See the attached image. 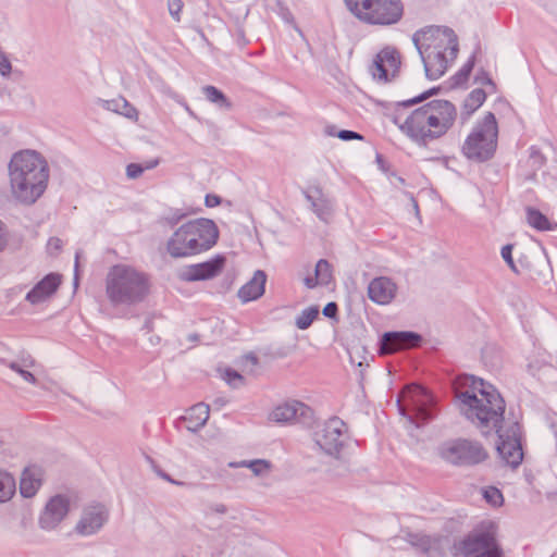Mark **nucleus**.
I'll return each mask as SVG.
<instances>
[{"instance_id":"1","label":"nucleus","mask_w":557,"mask_h":557,"mask_svg":"<svg viewBox=\"0 0 557 557\" xmlns=\"http://www.w3.org/2000/svg\"><path fill=\"white\" fill-rule=\"evenodd\" d=\"M455 398L461 414L484 436L507 423L506 404L498 391L490 383L473 375L457 377Z\"/></svg>"},{"instance_id":"2","label":"nucleus","mask_w":557,"mask_h":557,"mask_svg":"<svg viewBox=\"0 0 557 557\" xmlns=\"http://www.w3.org/2000/svg\"><path fill=\"white\" fill-rule=\"evenodd\" d=\"M11 196L18 203L34 205L46 191L50 168L46 158L36 150L15 152L8 165Z\"/></svg>"},{"instance_id":"3","label":"nucleus","mask_w":557,"mask_h":557,"mask_svg":"<svg viewBox=\"0 0 557 557\" xmlns=\"http://www.w3.org/2000/svg\"><path fill=\"white\" fill-rule=\"evenodd\" d=\"M456 107L448 100H432L413 110L404 121L394 116L400 131L418 144L443 137L454 125Z\"/></svg>"},{"instance_id":"4","label":"nucleus","mask_w":557,"mask_h":557,"mask_svg":"<svg viewBox=\"0 0 557 557\" xmlns=\"http://www.w3.org/2000/svg\"><path fill=\"white\" fill-rule=\"evenodd\" d=\"M219 238L216 224L195 219L182 224L168 239L166 251L173 258H187L212 248Z\"/></svg>"},{"instance_id":"5","label":"nucleus","mask_w":557,"mask_h":557,"mask_svg":"<svg viewBox=\"0 0 557 557\" xmlns=\"http://www.w3.org/2000/svg\"><path fill=\"white\" fill-rule=\"evenodd\" d=\"M149 293L147 274L133 267L119 264L110 269L106 278V294L114 306L141 302Z\"/></svg>"},{"instance_id":"6","label":"nucleus","mask_w":557,"mask_h":557,"mask_svg":"<svg viewBox=\"0 0 557 557\" xmlns=\"http://www.w3.org/2000/svg\"><path fill=\"white\" fill-rule=\"evenodd\" d=\"M344 2L357 20L368 25H394L404 15L401 0H344Z\"/></svg>"},{"instance_id":"7","label":"nucleus","mask_w":557,"mask_h":557,"mask_svg":"<svg viewBox=\"0 0 557 557\" xmlns=\"http://www.w3.org/2000/svg\"><path fill=\"white\" fill-rule=\"evenodd\" d=\"M497 135L495 115L488 112L466 138L462 146L463 154L470 160H488L496 150Z\"/></svg>"},{"instance_id":"8","label":"nucleus","mask_w":557,"mask_h":557,"mask_svg":"<svg viewBox=\"0 0 557 557\" xmlns=\"http://www.w3.org/2000/svg\"><path fill=\"white\" fill-rule=\"evenodd\" d=\"M400 414L416 426H421L435 416L434 398L417 384L406 386L397 398Z\"/></svg>"},{"instance_id":"9","label":"nucleus","mask_w":557,"mask_h":557,"mask_svg":"<svg viewBox=\"0 0 557 557\" xmlns=\"http://www.w3.org/2000/svg\"><path fill=\"white\" fill-rule=\"evenodd\" d=\"M436 454L445 462L458 467L475 466L488 456L481 443L466 438L442 443L436 448Z\"/></svg>"},{"instance_id":"10","label":"nucleus","mask_w":557,"mask_h":557,"mask_svg":"<svg viewBox=\"0 0 557 557\" xmlns=\"http://www.w3.org/2000/svg\"><path fill=\"white\" fill-rule=\"evenodd\" d=\"M417 50L438 51L450 55L458 53V38L453 29L442 26H428L412 36Z\"/></svg>"},{"instance_id":"11","label":"nucleus","mask_w":557,"mask_h":557,"mask_svg":"<svg viewBox=\"0 0 557 557\" xmlns=\"http://www.w3.org/2000/svg\"><path fill=\"white\" fill-rule=\"evenodd\" d=\"M493 433L498 436L497 451L502 459L508 466L517 468L523 459L519 423L508 421Z\"/></svg>"},{"instance_id":"12","label":"nucleus","mask_w":557,"mask_h":557,"mask_svg":"<svg viewBox=\"0 0 557 557\" xmlns=\"http://www.w3.org/2000/svg\"><path fill=\"white\" fill-rule=\"evenodd\" d=\"M347 437V426L338 417L319 425L313 434L315 444L327 455L337 457Z\"/></svg>"},{"instance_id":"13","label":"nucleus","mask_w":557,"mask_h":557,"mask_svg":"<svg viewBox=\"0 0 557 557\" xmlns=\"http://www.w3.org/2000/svg\"><path fill=\"white\" fill-rule=\"evenodd\" d=\"M110 518L109 508L101 503H92L82 509L81 517L74 531L81 536H91L99 533Z\"/></svg>"},{"instance_id":"14","label":"nucleus","mask_w":557,"mask_h":557,"mask_svg":"<svg viewBox=\"0 0 557 557\" xmlns=\"http://www.w3.org/2000/svg\"><path fill=\"white\" fill-rule=\"evenodd\" d=\"M466 557H502L492 531H474L461 543Z\"/></svg>"},{"instance_id":"15","label":"nucleus","mask_w":557,"mask_h":557,"mask_svg":"<svg viewBox=\"0 0 557 557\" xmlns=\"http://www.w3.org/2000/svg\"><path fill=\"white\" fill-rule=\"evenodd\" d=\"M225 261L226 259L224 256L218 255L206 262L183 268L178 273V277L185 282H196L213 278L222 272L225 265Z\"/></svg>"},{"instance_id":"16","label":"nucleus","mask_w":557,"mask_h":557,"mask_svg":"<svg viewBox=\"0 0 557 557\" xmlns=\"http://www.w3.org/2000/svg\"><path fill=\"white\" fill-rule=\"evenodd\" d=\"M399 65V52L395 48L386 47L376 54L371 72L374 78L387 82L396 75Z\"/></svg>"},{"instance_id":"17","label":"nucleus","mask_w":557,"mask_h":557,"mask_svg":"<svg viewBox=\"0 0 557 557\" xmlns=\"http://www.w3.org/2000/svg\"><path fill=\"white\" fill-rule=\"evenodd\" d=\"M69 510L70 502L66 497L57 495L50 498L39 517V527L46 531L54 530L67 516Z\"/></svg>"},{"instance_id":"18","label":"nucleus","mask_w":557,"mask_h":557,"mask_svg":"<svg viewBox=\"0 0 557 557\" xmlns=\"http://www.w3.org/2000/svg\"><path fill=\"white\" fill-rule=\"evenodd\" d=\"M421 336L414 332H386L380 341L379 352L389 355L419 346Z\"/></svg>"},{"instance_id":"19","label":"nucleus","mask_w":557,"mask_h":557,"mask_svg":"<svg viewBox=\"0 0 557 557\" xmlns=\"http://www.w3.org/2000/svg\"><path fill=\"white\" fill-rule=\"evenodd\" d=\"M310 417L311 409L298 400H290L276 406L269 416L271 421L278 423L301 421Z\"/></svg>"},{"instance_id":"20","label":"nucleus","mask_w":557,"mask_h":557,"mask_svg":"<svg viewBox=\"0 0 557 557\" xmlns=\"http://www.w3.org/2000/svg\"><path fill=\"white\" fill-rule=\"evenodd\" d=\"M424 65L425 75L430 79H438L447 71L448 66L457 58L438 51L418 50Z\"/></svg>"},{"instance_id":"21","label":"nucleus","mask_w":557,"mask_h":557,"mask_svg":"<svg viewBox=\"0 0 557 557\" xmlns=\"http://www.w3.org/2000/svg\"><path fill=\"white\" fill-rule=\"evenodd\" d=\"M397 284L387 276L373 278L368 285V297L377 305H389L397 295Z\"/></svg>"},{"instance_id":"22","label":"nucleus","mask_w":557,"mask_h":557,"mask_svg":"<svg viewBox=\"0 0 557 557\" xmlns=\"http://www.w3.org/2000/svg\"><path fill=\"white\" fill-rule=\"evenodd\" d=\"M62 277L57 273H50L39 281L25 296L32 305H38L49 299L61 285Z\"/></svg>"},{"instance_id":"23","label":"nucleus","mask_w":557,"mask_h":557,"mask_svg":"<svg viewBox=\"0 0 557 557\" xmlns=\"http://www.w3.org/2000/svg\"><path fill=\"white\" fill-rule=\"evenodd\" d=\"M404 540L412 547L424 553L428 557H444L443 543L422 533L406 531Z\"/></svg>"},{"instance_id":"24","label":"nucleus","mask_w":557,"mask_h":557,"mask_svg":"<svg viewBox=\"0 0 557 557\" xmlns=\"http://www.w3.org/2000/svg\"><path fill=\"white\" fill-rule=\"evenodd\" d=\"M267 274L262 270H257L252 277L240 287L238 297L243 302H249L260 298L264 294Z\"/></svg>"},{"instance_id":"25","label":"nucleus","mask_w":557,"mask_h":557,"mask_svg":"<svg viewBox=\"0 0 557 557\" xmlns=\"http://www.w3.org/2000/svg\"><path fill=\"white\" fill-rule=\"evenodd\" d=\"M42 469L37 466H30L25 468L22 473L21 482H20V492L24 497H33L42 482Z\"/></svg>"},{"instance_id":"26","label":"nucleus","mask_w":557,"mask_h":557,"mask_svg":"<svg viewBox=\"0 0 557 557\" xmlns=\"http://www.w3.org/2000/svg\"><path fill=\"white\" fill-rule=\"evenodd\" d=\"M209 413V406L203 403H199L190 407L182 417V420L188 431L197 432L207 423Z\"/></svg>"},{"instance_id":"27","label":"nucleus","mask_w":557,"mask_h":557,"mask_svg":"<svg viewBox=\"0 0 557 557\" xmlns=\"http://www.w3.org/2000/svg\"><path fill=\"white\" fill-rule=\"evenodd\" d=\"M332 267L325 259H320L314 269V275L304 277V284L307 288H314L318 285H329L332 281Z\"/></svg>"},{"instance_id":"28","label":"nucleus","mask_w":557,"mask_h":557,"mask_svg":"<svg viewBox=\"0 0 557 557\" xmlns=\"http://www.w3.org/2000/svg\"><path fill=\"white\" fill-rule=\"evenodd\" d=\"M486 94L483 89H473L465 99L461 111L460 120L461 123H466L471 115L484 103Z\"/></svg>"},{"instance_id":"29","label":"nucleus","mask_w":557,"mask_h":557,"mask_svg":"<svg viewBox=\"0 0 557 557\" xmlns=\"http://www.w3.org/2000/svg\"><path fill=\"white\" fill-rule=\"evenodd\" d=\"M102 107L108 111L121 114L129 120H138L137 109L133 104H131L124 97L104 100Z\"/></svg>"},{"instance_id":"30","label":"nucleus","mask_w":557,"mask_h":557,"mask_svg":"<svg viewBox=\"0 0 557 557\" xmlns=\"http://www.w3.org/2000/svg\"><path fill=\"white\" fill-rule=\"evenodd\" d=\"M36 366L35 360L32 357L24 358L22 362L12 361L8 363V367L16 372L25 382L36 384L37 379L29 369Z\"/></svg>"},{"instance_id":"31","label":"nucleus","mask_w":557,"mask_h":557,"mask_svg":"<svg viewBox=\"0 0 557 557\" xmlns=\"http://www.w3.org/2000/svg\"><path fill=\"white\" fill-rule=\"evenodd\" d=\"M527 219L528 223L537 231L557 230V223L550 222L546 215H544L541 211L536 209L528 208Z\"/></svg>"},{"instance_id":"32","label":"nucleus","mask_w":557,"mask_h":557,"mask_svg":"<svg viewBox=\"0 0 557 557\" xmlns=\"http://www.w3.org/2000/svg\"><path fill=\"white\" fill-rule=\"evenodd\" d=\"M228 466L231 468H249L252 473L257 476L265 475L271 470V463L268 460L264 459H255V460H243L239 462H230Z\"/></svg>"},{"instance_id":"33","label":"nucleus","mask_w":557,"mask_h":557,"mask_svg":"<svg viewBox=\"0 0 557 557\" xmlns=\"http://www.w3.org/2000/svg\"><path fill=\"white\" fill-rule=\"evenodd\" d=\"M202 92L207 100L215 104L220 109L230 110L232 108L231 101L227 97L216 87L207 85L202 87Z\"/></svg>"},{"instance_id":"34","label":"nucleus","mask_w":557,"mask_h":557,"mask_svg":"<svg viewBox=\"0 0 557 557\" xmlns=\"http://www.w3.org/2000/svg\"><path fill=\"white\" fill-rule=\"evenodd\" d=\"M306 198L311 203V208L319 219L326 222L331 218L333 208L332 203L327 199L323 197L314 199L308 194L306 195Z\"/></svg>"},{"instance_id":"35","label":"nucleus","mask_w":557,"mask_h":557,"mask_svg":"<svg viewBox=\"0 0 557 557\" xmlns=\"http://www.w3.org/2000/svg\"><path fill=\"white\" fill-rule=\"evenodd\" d=\"M16 491L15 480L9 473L0 470V503L10 500Z\"/></svg>"},{"instance_id":"36","label":"nucleus","mask_w":557,"mask_h":557,"mask_svg":"<svg viewBox=\"0 0 557 557\" xmlns=\"http://www.w3.org/2000/svg\"><path fill=\"white\" fill-rule=\"evenodd\" d=\"M319 315V308L311 306L304 309L296 318L295 324L299 330H307Z\"/></svg>"},{"instance_id":"37","label":"nucleus","mask_w":557,"mask_h":557,"mask_svg":"<svg viewBox=\"0 0 557 557\" xmlns=\"http://www.w3.org/2000/svg\"><path fill=\"white\" fill-rule=\"evenodd\" d=\"M546 163V157L543 152L537 148L532 146L529 149V159L528 164L533 171H537L542 169Z\"/></svg>"},{"instance_id":"38","label":"nucleus","mask_w":557,"mask_h":557,"mask_svg":"<svg viewBox=\"0 0 557 557\" xmlns=\"http://www.w3.org/2000/svg\"><path fill=\"white\" fill-rule=\"evenodd\" d=\"M349 359L352 364H357L358 367L369 366L368 358L364 356L366 348L362 346H354L348 349Z\"/></svg>"},{"instance_id":"39","label":"nucleus","mask_w":557,"mask_h":557,"mask_svg":"<svg viewBox=\"0 0 557 557\" xmlns=\"http://www.w3.org/2000/svg\"><path fill=\"white\" fill-rule=\"evenodd\" d=\"M483 497L492 506H500L504 500L502 492L494 486L484 488Z\"/></svg>"},{"instance_id":"40","label":"nucleus","mask_w":557,"mask_h":557,"mask_svg":"<svg viewBox=\"0 0 557 557\" xmlns=\"http://www.w3.org/2000/svg\"><path fill=\"white\" fill-rule=\"evenodd\" d=\"M223 379L235 388L243 386L245 383L244 376L233 369H226Z\"/></svg>"},{"instance_id":"41","label":"nucleus","mask_w":557,"mask_h":557,"mask_svg":"<svg viewBox=\"0 0 557 557\" xmlns=\"http://www.w3.org/2000/svg\"><path fill=\"white\" fill-rule=\"evenodd\" d=\"M184 7L183 0H168V9L171 16L176 21H181L180 13Z\"/></svg>"},{"instance_id":"42","label":"nucleus","mask_w":557,"mask_h":557,"mask_svg":"<svg viewBox=\"0 0 557 557\" xmlns=\"http://www.w3.org/2000/svg\"><path fill=\"white\" fill-rule=\"evenodd\" d=\"M512 245H505L503 248H502V257L503 259L506 261V263L508 264V267L515 272V273H519L515 262H513V259H512Z\"/></svg>"},{"instance_id":"43","label":"nucleus","mask_w":557,"mask_h":557,"mask_svg":"<svg viewBox=\"0 0 557 557\" xmlns=\"http://www.w3.org/2000/svg\"><path fill=\"white\" fill-rule=\"evenodd\" d=\"M473 60H469L460 70L459 72L456 74V83L457 84H460L465 81L468 79L471 71H472V67H473Z\"/></svg>"},{"instance_id":"44","label":"nucleus","mask_w":557,"mask_h":557,"mask_svg":"<svg viewBox=\"0 0 557 557\" xmlns=\"http://www.w3.org/2000/svg\"><path fill=\"white\" fill-rule=\"evenodd\" d=\"M145 171V168L138 163H131L126 166V175L131 180L138 178Z\"/></svg>"},{"instance_id":"45","label":"nucleus","mask_w":557,"mask_h":557,"mask_svg":"<svg viewBox=\"0 0 557 557\" xmlns=\"http://www.w3.org/2000/svg\"><path fill=\"white\" fill-rule=\"evenodd\" d=\"M9 245V232L5 224L0 221V252L4 251Z\"/></svg>"},{"instance_id":"46","label":"nucleus","mask_w":557,"mask_h":557,"mask_svg":"<svg viewBox=\"0 0 557 557\" xmlns=\"http://www.w3.org/2000/svg\"><path fill=\"white\" fill-rule=\"evenodd\" d=\"M12 65L4 52H0V74L8 76L11 73Z\"/></svg>"},{"instance_id":"47","label":"nucleus","mask_w":557,"mask_h":557,"mask_svg":"<svg viewBox=\"0 0 557 557\" xmlns=\"http://www.w3.org/2000/svg\"><path fill=\"white\" fill-rule=\"evenodd\" d=\"M62 248V240L58 237H51L49 240H48V244H47V249L50 253H54V252H58L60 251Z\"/></svg>"},{"instance_id":"48","label":"nucleus","mask_w":557,"mask_h":557,"mask_svg":"<svg viewBox=\"0 0 557 557\" xmlns=\"http://www.w3.org/2000/svg\"><path fill=\"white\" fill-rule=\"evenodd\" d=\"M337 137L342 140H351V139H362V136L359 133L352 132V131H341L337 134Z\"/></svg>"},{"instance_id":"49","label":"nucleus","mask_w":557,"mask_h":557,"mask_svg":"<svg viewBox=\"0 0 557 557\" xmlns=\"http://www.w3.org/2000/svg\"><path fill=\"white\" fill-rule=\"evenodd\" d=\"M433 92H434V89H431V90H429L426 92L421 94L420 96H418V97H416L413 99L404 101L403 106L409 107V106L416 104L418 102H421V101L425 100L426 98H429Z\"/></svg>"},{"instance_id":"50","label":"nucleus","mask_w":557,"mask_h":557,"mask_svg":"<svg viewBox=\"0 0 557 557\" xmlns=\"http://www.w3.org/2000/svg\"><path fill=\"white\" fill-rule=\"evenodd\" d=\"M337 305L335 302H329L323 308V314L327 318H335L337 314Z\"/></svg>"},{"instance_id":"51","label":"nucleus","mask_w":557,"mask_h":557,"mask_svg":"<svg viewBox=\"0 0 557 557\" xmlns=\"http://www.w3.org/2000/svg\"><path fill=\"white\" fill-rule=\"evenodd\" d=\"M205 203L207 207L213 208L221 203V198L216 195L209 194L206 196Z\"/></svg>"},{"instance_id":"52","label":"nucleus","mask_w":557,"mask_h":557,"mask_svg":"<svg viewBox=\"0 0 557 557\" xmlns=\"http://www.w3.org/2000/svg\"><path fill=\"white\" fill-rule=\"evenodd\" d=\"M156 473L162 478L163 480L172 483V484H176V485H182L183 483L182 482H177L175 480H173L168 473H165L164 471H162L160 468L158 467H153Z\"/></svg>"},{"instance_id":"53","label":"nucleus","mask_w":557,"mask_h":557,"mask_svg":"<svg viewBox=\"0 0 557 557\" xmlns=\"http://www.w3.org/2000/svg\"><path fill=\"white\" fill-rule=\"evenodd\" d=\"M184 215L178 213V212H175L172 216L168 218V221L170 224H175L177 223Z\"/></svg>"},{"instance_id":"54","label":"nucleus","mask_w":557,"mask_h":557,"mask_svg":"<svg viewBox=\"0 0 557 557\" xmlns=\"http://www.w3.org/2000/svg\"><path fill=\"white\" fill-rule=\"evenodd\" d=\"M212 510H213L214 512H218V513L223 515V513H225V512H226L227 508H226V506H225V505H223V504H216V505L212 508Z\"/></svg>"},{"instance_id":"55","label":"nucleus","mask_w":557,"mask_h":557,"mask_svg":"<svg viewBox=\"0 0 557 557\" xmlns=\"http://www.w3.org/2000/svg\"><path fill=\"white\" fill-rule=\"evenodd\" d=\"M245 360L249 361L252 366H257V363H258V358L253 354H249V355L245 356Z\"/></svg>"},{"instance_id":"56","label":"nucleus","mask_w":557,"mask_h":557,"mask_svg":"<svg viewBox=\"0 0 557 557\" xmlns=\"http://www.w3.org/2000/svg\"><path fill=\"white\" fill-rule=\"evenodd\" d=\"M158 164H159V160H152V161H148L143 166L145 168V170H151V169L156 168Z\"/></svg>"},{"instance_id":"57","label":"nucleus","mask_w":557,"mask_h":557,"mask_svg":"<svg viewBox=\"0 0 557 557\" xmlns=\"http://www.w3.org/2000/svg\"><path fill=\"white\" fill-rule=\"evenodd\" d=\"M81 258V252L77 251L75 255V283L77 282V275H78V260Z\"/></svg>"},{"instance_id":"58","label":"nucleus","mask_w":557,"mask_h":557,"mask_svg":"<svg viewBox=\"0 0 557 557\" xmlns=\"http://www.w3.org/2000/svg\"><path fill=\"white\" fill-rule=\"evenodd\" d=\"M411 201H412V203H413V208H414V210L418 212V211H419V209H418V202L414 200V198H411Z\"/></svg>"},{"instance_id":"59","label":"nucleus","mask_w":557,"mask_h":557,"mask_svg":"<svg viewBox=\"0 0 557 557\" xmlns=\"http://www.w3.org/2000/svg\"><path fill=\"white\" fill-rule=\"evenodd\" d=\"M486 83L490 84V85H493V82L491 78L486 77Z\"/></svg>"},{"instance_id":"60","label":"nucleus","mask_w":557,"mask_h":557,"mask_svg":"<svg viewBox=\"0 0 557 557\" xmlns=\"http://www.w3.org/2000/svg\"><path fill=\"white\" fill-rule=\"evenodd\" d=\"M362 379H363V372H362V370H361V371H360V380H362Z\"/></svg>"}]
</instances>
